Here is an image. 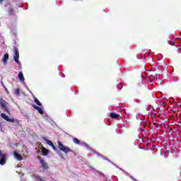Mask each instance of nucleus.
I'll return each mask as SVG.
<instances>
[{"label": "nucleus", "mask_w": 181, "mask_h": 181, "mask_svg": "<svg viewBox=\"0 0 181 181\" xmlns=\"http://www.w3.org/2000/svg\"><path fill=\"white\" fill-rule=\"evenodd\" d=\"M110 118H112L113 119H117V118H119V115L117 114L115 112H111L110 114Z\"/></svg>", "instance_id": "nucleus-11"}, {"label": "nucleus", "mask_w": 181, "mask_h": 181, "mask_svg": "<svg viewBox=\"0 0 181 181\" xmlns=\"http://www.w3.org/2000/svg\"><path fill=\"white\" fill-rule=\"evenodd\" d=\"M0 165H5V163H6V154L2 153L1 150H0Z\"/></svg>", "instance_id": "nucleus-4"}, {"label": "nucleus", "mask_w": 181, "mask_h": 181, "mask_svg": "<svg viewBox=\"0 0 181 181\" xmlns=\"http://www.w3.org/2000/svg\"><path fill=\"white\" fill-rule=\"evenodd\" d=\"M13 50H14V61L16 62V63H17V64H21V62H19V50L18 49V47H13Z\"/></svg>", "instance_id": "nucleus-3"}, {"label": "nucleus", "mask_w": 181, "mask_h": 181, "mask_svg": "<svg viewBox=\"0 0 181 181\" xmlns=\"http://www.w3.org/2000/svg\"><path fill=\"white\" fill-rule=\"evenodd\" d=\"M41 152L44 156L49 155V150L46 147L41 146Z\"/></svg>", "instance_id": "nucleus-9"}, {"label": "nucleus", "mask_w": 181, "mask_h": 181, "mask_svg": "<svg viewBox=\"0 0 181 181\" xmlns=\"http://www.w3.org/2000/svg\"><path fill=\"white\" fill-rule=\"evenodd\" d=\"M4 2V0H0V4H2Z\"/></svg>", "instance_id": "nucleus-22"}, {"label": "nucleus", "mask_w": 181, "mask_h": 181, "mask_svg": "<svg viewBox=\"0 0 181 181\" xmlns=\"http://www.w3.org/2000/svg\"><path fill=\"white\" fill-rule=\"evenodd\" d=\"M13 155H14V158H16L17 160H22V159H23V157H22V155H21L16 151H14Z\"/></svg>", "instance_id": "nucleus-8"}, {"label": "nucleus", "mask_w": 181, "mask_h": 181, "mask_svg": "<svg viewBox=\"0 0 181 181\" xmlns=\"http://www.w3.org/2000/svg\"><path fill=\"white\" fill-rule=\"evenodd\" d=\"M0 107H1V108H4V111L9 114V109L8 108V102H6L2 98H0Z\"/></svg>", "instance_id": "nucleus-2"}, {"label": "nucleus", "mask_w": 181, "mask_h": 181, "mask_svg": "<svg viewBox=\"0 0 181 181\" xmlns=\"http://www.w3.org/2000/svg\"><path fill=\"white\" fill-rule=\"evenodd\" d=\"M58 148L59 151L64 152V153L66 154L69 153V152H73V150H71V148L64 146L63 144H62L61 141H58Z\"/></svg>", "instance_id": "nucleus-1"}, {"label": "nucleus", "mask_w": 181, "mask_h": 181, "mask_svg": "<svg viewBox=\"0 0 181 181\" xmlns=\"http://www.w3.org/2000/svg\"><path fill=\"white\" fill-rule=\"evenodd\" d=\"M33 107L34 108V110H37V111H38L39 114H41V115H43V114H45V111H43V110L39 106L33 105Z\"/></svg>", "instance_id": "nucleus-7"}, {"label": "nucleus", "mask_w": 181, "mask_h": 181, "mask_svg": "<svg viewBox=\"0 0 181 181\" xmlns=\"http://www.w3.org/2000/svg\"><path fill=\"white\" fill-rule=\"evenodd\" d=\"M39 159H40V163L41 164L42 169H44L45 170L49 169V166L46 163V161H45V160L40 158V157H39Z\"/></svg>", "instance_id": "nucleus-5"}, {"label": "nucleus", "mask_w": 181, "mask_h": 181, "mask_svg": "<svg viewBox=\"0 0 181 181\" xmlns=\"http://www.w3.org/2000/svg\"><path fill=\"white\" fill-rule=\"evenodd\" d=\"M4 88L6 91V93H7V94H9V91L8 90V88H6V87L4 86Z\"/></svg>", "instance_id": "nucleus-20"}, {"label": "nucleus", "mask_w": 181, "mask_h": 181, "mask_svg": "<svg viewBox=\"0 0 181 181\" xmlns=\"http://www.w3.org/2000/svg\"><path fill=\"white\" fill-rule=\"evenodd\" d=\"M73 141H74V144H76V145H79V144H80V140H78L76 137L73 138Z\"/></svg>", "instance_id": "nucleus-16"}, {"label": "nucleus", "mask_w": 181, "mask_h": 181, "mask_svg": "<svg viewBox=\"0 0 181 181\" xmlns=\"http://www.w3.org/2000/svg\"><path fill=\"white\" fill-rule=\"evenodd\" d=\"M7 13L10 16H12L15 15V8H13V6H10L8 7V11H7Z\"/></svg>", "instance_id": "nucleus-6"}, {"label": "nucleus", "mask_w": 181, "mask_h": 181, "mask_svg": "<svg viewBox=\"0 0 181 181\" xmlns=\"http://www.w3.org/2000/svg\"><path fill=\"white\" fill-rule=\"evenodd\" d=\"M40 181H43V180L42 178H39Z\"/></svg>", "instance_id": "nucleus-23"}, {"label": "nucleus", "mask_w": 181, "mask_h": 181, "mask_svg": "<svg viewBox=\"0 0 181 181\" xmlns=\"http://www.w3.org/2000/svg\"><path fill=\"white\" fill-rule=\"evenodd\" d=\"M34 101L37 104V105H38V107H42V104L40 103V101H39L37 98H35Z\"/></svg>", "instance_id": "nucleus-14"}, {"label": "nucleus", "mask_w": 181, "mask_h": 181, "mask_svg": "<svg viewBox=\"0 0 181 181\" xmlns=\"http://www.w3.org/2000/svg\"><path fill=\"white\" fill-rule=\"evenodd\" d=\"M50 146L52 148V149H54V151H57V148H56V146H54V144H53V143H52V144H51Z\"/></svg>", "instance_id": "nucleus-19"}, {"label": "nucleus", "mask_w": 181, "mask_h": 181, "mask_svg": "<svg viewBox=\"0 0 181 181\" xmlns=\"http://www.w3.org/2000/svg\"><path fill=\"white\" fill-rule=\"evenodd\" d=\"M8 60H9V54H5L2 60L3 64H6L8 63Z\"/></svg>", "instance_id": "nucleus-10"}, {"label": "nucleus", "mask_w": 181, "mask_h": 181, "mask_svg": "<svg viewBox=\"0 0 181 181\" xmlns=\"http://www.w3.org/2000/svg\"><path fill=\"white\" fill-rule=\"evenodd\" d=\"M46 143L47 144V145H49V146L53 144V142H52V141L49 139H46Z\"/></svg>", "instance_id": "nucleus-17"}, {"label": "nucleus", "mask_w": 181, "mask_h": 181, "mask_svg": "<svg viewBox=\"0 0 181 181\" xmlns=\"http://www.w3.org/2000/svg\"><path fill=\"white\" fill-rule=\"evenodd\" d=\"M83 144L85 145V146L88 147V144H87L86 143H83Z\"/></svg>", "instance_id": "nucleus-21"}, {"label": "nucleus", "mask_w": 181, "mask_h": 181, "mask_svg": "<svg viewBox=\"0 0 181 181\" xmlns=\"http://www.w3.org/2000/svg\"><path fill=\"white\" fill-rule=\"evenodd\" d=\"M1 117L5 119L6 121H8L9 117L8 115H5V113H1Z\"/></svg>", "instance_id": "nucleus-15"}, {"label": "nucleus", "mask_w": 181, "mask_h": 181, "mask_svg": "<svg viewBox=\"0 0 181 181\" xmlns=\"http://www.w3.org/2000/svg\"><path fill=\"white\" fill-rule=\"evenodd\" d=\"M7 121L8 122H15V119L8 117Z\"/></svg>", "instance_id": "nucleus-18"}, {"label": "nucleus", "mask_w": 181, "mask_h": 181, "mask_svg": "<svg viewBox=\"0 0 181 181\" xmlns=\"http://www.w3.org/2000/svg\"><path fill=\"white\" fill-rule=\"evenodd\" d=\"M14 93L16 95H17V97H19V95H21V89L16 88V90H14Z\"/></svg>", "instance_id": "nucleus-13"}, {"label": "nucleus", "mask_w": 181, "mask_h": 181, "mask_svg": "<svg viewBox=\"0 0 181 181\" xmlns=\"http://www.w3.org/2000/svg\"><path fill=\"white\" fill-rule=\"evenodd\" d=\"M18 78L20 81H25V77L23 76V73H22V71L18 73Z\"/></svg>", "instance_id": "nucleus-12"}]
</instances>
